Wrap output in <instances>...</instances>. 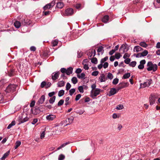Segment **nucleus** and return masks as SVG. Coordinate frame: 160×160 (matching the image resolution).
Instances as JSON below:
<instances>
[{
  "mask_svg": "<svg viewBox=\"0 0 160 160\" xmlns=\"http://www.w3.org/2000/svg\"><path fill=\"white\" fill-rule=\"evenodd\" d=\"M71 81L73 84H76L78 82V80L76 77H73L71 79Z\"/></svg>",
  "mask_w": 160,
  "mask_h": 160,
  "instance_id": "37",
  "label": "nucleus"
},
{
  "mask_svg": "<svg viewBox=\"0 0 160 160\" xmlns=\"http://www.w3.org/2000/svg\"><path fill=\"white\" fill-rule=\"evenodd\" d=\"M10 153V151H8L5 153L3 156L1 158V160H4L9 155Z\"/></svg>",
  "mask_w": 160,
  "mask_h": 160,
  "instance_id": "26",
  "label": "nucleus"
},
{
  "mask_svg": "<svg viewBox=\"0 0 160 160\" xmlns=\"http://www.w3.org/2000/svg\"><path fill=\"white\" fill-rule=\"evenodd\" d=\"M125 60L124 61L125 63L127 64H129L131 61V60L129 58H127L125 59Z\"/></svg>",
  "mask_w": 160,
  "mask_h": 160,
  "instance_id": "52",
  "label": "nucleus"
},
{
  "mask_svg": "<svg viewBox=\"0 0 160 160\" xmlns=\"http://www.w3.org/2000/svg\"><path fill=\"white\" fill-rule=\"evenodd\" d=\"M14 25L16 28H18L22 25V24L20 22L16 21L14 23Z\"/></svg>",
  "mask_w": 160,
  "mask_h": 160,
  "instance_id": "21",
  "label": "nucleus"
},
{
  "mask_svg": "<svg viewBox=\"0 0 160 160\" xmlns=\"http://www.w3.org/2000/svg\"><path fill=\"white\" fill-rule=\"evenodd\" d=\"M78 89L79 92L81 93H83L84 92L83 88L82 86H79L78 88Z\"/></svg>",
  "mask_w": 160,
  "mask_h": 160,
  "instance_id": "51",
  "label": "nucleus"
},
{
  "mask_svg": "<svg viewBox=\"0 0 160 160\" xmlns=\"http://www.w3.org/2000/svg\"><path fill=\"white\" fill-rule=\"evenodd\" d=\"M147 66V70L148 71H152L153 72L156 71L158 68V66L156 64H153L151 62H148Z\"/></svg>",
  "mask_w": 160,
  "mask_h": 160,
  "instance_id": "1",
  "label": "nucleus"
},
{
  "mask_svg": "<svg viewBox=\"0 0 160 160\" xmlns=\"http://www.w3.org/2000/svg\"><path fill=\"white\" fill-rule=\"evenodd\" d=\"M91 62L95 64H97L98 63L97 59L96 58H90Z\"/></svg>",
  "mask_w": 160,
  "mask_h": 160,
  "instance_id": "31",
  "label": "nucleus"
},
{
  "mask_svg": "<svg viewBox=\"0 0 160 160\" xmlns=\"http://www.w3.org/2000/svg\"><path fill=\"white\" fill-rule=\"evenodd\" d=\"M116 90L115 88H112L110 90L109 96H111L116 94Z\"/></svg>",
  "mask_w": 160,
  "mask_h": 160,
  "instance_id": "16",
  "label": "nucleus"
},
{
  "mask_svg": "<svg viewBox=\"0 0 160 160\" xmlns=\"http://www.w3.org/2000/svg\"><path fill=\"white\" fill-rule=\"evenodd\" d=\"M46 84V83L45 81H43L42 82L41 84V87L42 88H43L45 86V85Z\"/></svg>",
  "mask_w": 160,
  "mask_h": 160,
  "instance_id": "64",
  "label": "nucleus"
},
{
  "mask_svg": "<svg viewBox=\"0 0 160 160\" xmlns=\"http://www.w3.org/2000/svg\"><path fill=\"white\" fill-rule=\"evenodd\" d=\"M64 93V91L63 90H61L59 91L58 93V96L61 97L62 96Z\"/></svg>",
  "mask_w": 160,
  "mask_h": 160,
  "instance_id": "35",
  "label": "nucleus"
},
{
  "mask_svg": "<svg viewBox=\"0 0 160 160\" xmlns=\"http://www.w3.org/2000/svg\"><path fill=\"white\" fill-rule=\"evenodd\" d=\"M56 118V116L54 114H50L46 117V119L47 120L50 121L54 120Z\"/></svg>",
  "mask_w": 160,
  "mask_h": 160,
  "instance_id": "13",
  "label": "nucleus"
},
{
  "mask_svg": "<svg viewBox=\"0 0 160 160\" xmlns=\"http://www.w3.org/2000/svg\"><path fill=\"white\" fill-rule=\"evenodd\" d=\"M82 70L80 68H78L76 70L75 72L77 74H79L82 72Z\"/></svg>",
  "mask_w": 160,
  "mask_h": 160,
  "instance_id": "57",
  "label": "nucleus"
},
{
  "mask_svg": "<svg viewBox=\"0 0 160 160\" xmlns=\"http://www.w3.org/2000/svg\"><path fill=\"white\" fill-rule=\"evenodd\" d=\"M100 93V89L98 88H96L94 91L92 90L91 92V97L94 99V97L99 95Z\"/></svg>",
  "mask_w": 160,
  "mask_h": 160,
  "instance_id": "5",
  "label": "nucleus"
},
{
  "mask_svg": "<svg viewBox=\"0 0 160 160\" xmlns=\"http://www.w3.org/2000/svg\"><path fill=\"white\" fill-rule=\"evenodd\" d=\"M123 108V105L121 104L118 105L117 106L116 109L118 110H121Z\"/></svg>",
  "mask_w": 160,
  "mask_h": 160,
  "instance_id": "50",
  "label": "nucleus"
},
{
  "mask_svg": "<svg viewBox=\"0 0 160 160\" xmlns=\"http://www.w3.org/2000/svg\"><path fill=\"white\" fill-rule=\"evenodd\" d=\"M73 68L72 67H69L66 69V74L68 75L72 73Z\"/></svg>",
  "mask_w": 160,
  "mask_h": 160,
  "instance_id": "22",
  "label": "nucleus"
},
{
  "mask_svg": "<svg viewBox=\"0 0 160 160\" xmlns=\"http://www.w3.org/2000/svg\"><path fill=\"white\" fill-rule=\"evenodd\" d=\"M21 22L22 25L26 26L30 25L31 22L30 20L26 18H22Z\"/></svg>",
  "mask_w": 160,
  "mask_h": 160,
  "instance_id": "6",
  "label": "nucleus"
},
{
  "mask_svg": "<svg viewBox=\"0 0 160 160\" xmlns=\"http://www.w3.org/2000/svg\"><path fill=\"white\" fill-rule=\"evenodd\" d=\"M69 97H67L66 98L65 100V105L66 106L68 105L69 104Z\"/></svg>",
  "mask_w": 160,
  "mask_h": 160,
  "instance_id": "54",
  "label": "nucleus"
},
{
  "mask_svg": "<svg viewBox=\"0 0 160 160\" xmlns=\"http://www.w3.org/2000/svg\"><path fill=\"white\" fill-rule=\"evenodd\" d=\"M60 72H55L52 73V78L53 81L56 80L59 77Z\"/></svg>",
  "mask_w": 160,
  "mask_h": 160,
  "instance_id": "12",
  "label": "nucleus"
},
{
  "mask_svg": "<svg viewBox=\"0 0 160 160\" xmlns=\"http://www.w3.org/2000/svg\"><path fill=\"white\" fill-rule=\"evenodd\" d=\"M5 102L4 101L3 96L2 93H0V103H2Z\"/></svg>",
  "mask_w": 160,
  "mask_h": 160,
  "instance_id": "36",
  "label": "nucleus"
},
{
  "mask_svg": "<svg viewBox=\"0 0 160 160\" xmlns=\"http://www.w3.org/2000/svg\"><path fill=\"white\" fill-rule=\"evenodd\" d=\"M140 65H144L146 63V61L145 60H142L140 62Z\"/></svg>",
  "mask_w": 160,
  "mask_h": 160,
  "instance_id": "63",
  "label": "nucleus"
},
{
  "mask_svg": "<svg viewBox=\"0 0 160 160\" xmlns=\"http://www.w3.org/2000/svg\"><path fill=\"white\" fill-rule=\"evenodd\" d=\"M58 43V40L57 39H55L52 41V46L53 47L57 46Z\"/></svg>",
  "mask_w": 160,
  "mask_h": 160,
  "instance_id": "33",
  "label": "nucleus"
},
{
  "mask_svg": "<svg viewBox=\"0 0 160 160\" xmlns=\"http://www.w3.org/2000/svg\"><path fill=\"white\" fill-rule=\"evenodd\" d=\"M130 56V54L128 53H125L123 56V58L124 59L127 58H128Z\"/></svg>",
  "mask_w": 160,
  "mask_h": 160,
  "instance_id": "56",
  "label": "nucleus"
},
{
  "mask_svg": "<svg viewBox=\"0 0 160 160\" xmlns=\"http://www.w3.org/2000/svg\"><path fill=\"white\" fill-rule=\"evenodd\" d=\"M35 101L33 100V101H32L30 104V107L32 108V107H34L35 105Z\"/></svg>",
  "mask_w": 160,
  "mask_h": 160,
  "instance_id": "61",
  "label": "nucleus"
},
{
  "mask_svg": "<svg viewBox=\"0 0 160 160\" xmlns=\"http://www.w3.org/2000/svg\"><path fill=\"white\" fill-rule=\"evenodd\" d=\"M99 79L100 82H105L106 80V78L105 75L103 73L101 74L99 77Z\"/></svg>",
  "mask_w": 160,
  "mask_h": 160,
  "instance_id": "19",
  "label": "nucleus"
},
{
  "mask_svg": "<svg viewBox=\"0 0 160 160\" xmlns=\"http://www.w3.org/2000/svg\"><path fill=\"white\" fill-rule=\"evenodd\" d=\"M142 57L146 56L148 53V51L146 50H144L142 53H141Z\"/></svg>",
  "mask_w": 160,
  "mask_h": 160,
  "instance_id": "46",
  "label": "nucleus"
},
{
  "mask_svg": "<svg viewBox=\"0 0 160 160\" xmlns=\"http://www.w3.org/2000/svg\"><path fill=\"white\" fill-rule=\"evenodd\" d=\"M140 65H144L146 63V61L145 60H142L140 62Z\"/></svg>",
  "mask_w": 160,
  "mask_h": 160,
  "instance_id": "62",
  "label": "nucleus"
},
{
  "mask_svg": "<svg viewBox=\"0 0 160 160\" xmlns=\"http://www.w3.org/2000/svg\"><path fill=\"white\" fill-rule=\"evenodd\" d=\"M71 85L70 84V83L69 82L67 83L66 84V90H69L71 88Z\"/></svg>",
  "mask_w": 160,
  "mask_h": 160,
  "instance_id": "47",
  "label": "nucleus"
},
{
  "mask_svg": "<svg viewBox=\"0 0 160 160\" xmlns=\"http://www.w3.org/2000/svg\"><path fill=\"white\" fill-rule=\"evenodd\" d=\"M65 82L63 81H61L58 82L57 83L58 87H61L64 86Z\"/></svg>",
  "mask_w": 160,
  "mask_h": 160,
  "instance_id": "25",
  "label": "nucleus"
},
{
  "mask_svg": "<svg viewBox=\"0 0 160 160\" xmlns=\"http://www.w3.org/2000/svg\"><path fill=\"white\" fill-rule=\"evenodd\" d=\"M136 62L135 61H132L130 63L129 65L131 67H134L136 65Z\"/></svg>",
  "mask_w": 160,
  "mask_h": 160,
  "instance_id": "42",
  "label": "nucleus"
},
{
  "mask_svg": "<svg viewBox=\"0 0 160 160\" xmlns=\"http://www.w3.org/2000/svg\"><path fill=\"white\" fill-rule=\"evenodd\" d=\"M96 54V52L95 50H89L87 53V55L88 56V58L89 59H90V58H91L92 56L94 57Z\"/></svg>",
  "mask_w": 160,
  "mask_h": 160,
  "instance_id": "11",
  "label": "nucleus"
},
{
  "mask_svg": "<svg viewBox=\"0 0 160 160\" xmlns=\"http://www.w3.org/2000/svg\"><path fill=\"white\" fill-rule=\"evenodd\" d=\"M130 76V73H127L124 74L122 78V79H126L128 78Z\"/></svg>",
  "mask_w": 160,
  "mask_h": 160,
  "instance_id": "29",
  "label": "nucleus"
},
{
  "mask_svg": "<svg viewBox=\"0 0 160 160\" xmlns=\"http://www.w3.org/2000/svg\"><path fill=\"white\" fill-rule=\"evenodd\" d=\"M17 87L16 85H9L7 87L6 91L7 93H12L16 90Z\"/></svg>",
  "mask_w": 160,
  "mask_h": 160,
  "instance_id": "2",
  "label": "nucleus"
},
{
  "mask_svg": "<svg viewBox=\"0 0 160 160\" xmlns=\"http://www.w3.org/2000/svg\"><path fill=\"white\" fill-rule=\"evenodd\" d=\"M74 13L72 9L68 8L66 10L64 15L65 16H69L72 15Z\"/></svg>",
  "mask_w": 160,
  "mask_h": 160,
  "instance_id": "9",
  "label": "nucleus"
},
{
  "mask_svg": "<svg viewBox=\"0 0 160 160\" xmlns=\"http://www.w3.org/2000/svg\"><path fill=\"white\" fill-rule=\"evenodd\" d=\"M127 46L126 45L122 44L120 47V51H122V53L128 51V49L127 48Z\"/></svg>",
  "mask_w": 160,
  "mask_h": 160,
  "instance_id": "15",
  "label": "nucleus"
},
{
  "mask_svg": "<svg viewBox=\"0 0 160 160\" xmlns=\"http://www.w3.org/2000/svg\"><path fill=\"white\" fill-rule=\"evenodd\" d=\"M103 48L102 46L99 47L98 50L97 52L98 53L101 52V54H102L103 53Z\"/></svg>",
  "mask_w": 160,
  "mask_h": 160,
  "instance_id": "27",
  "label": "nucleus"
},
{
  "mask_svg": "<svg viewBox=\"0 0 160 160\" xmlns=\"http://www.w3.org/2000/svg\"><path fill=\"white\" fill-rule=\"evenodd\" d=\"M78 57V58H80L82 56V53L81 51H78L77 52Z\"/></svg>",
  "mask_w": 160,
  "mask_h": 160,
  "instance_id": "53",
  "label": "nucleus"
},
{
  "mask_svg": "<svg viewBox=\"0 0 160 160\" xmlns=\"http://www.w3.org/2000/svg\"><path fill=\"white\" fill-rule=\"evenodd\" d=\"M85 60H84L82 62V64L83 65V68L86 70H88L89 69L88 65L86 64H85Z\"/></svg>",
  "mask_w": 160,
  "mask_h": 160,
  "instance_id": "39",
  "label": "nucleus"
},
{
  "mask_svg": "<svg viewBox=\"0 0 160 160\" xmlns=\"http://www.w3.org/2000/svg\"><path fill=\"white\" fill-rule=\"evenodd\" d=\"M55 1H52L51 3L48 4L44 6L43 8L44 10H46L48 9H49L51 7H53L55 5Z\"/></svg>",
  "mask_w": 160,
  "mask_h": 160,
  "instance_id": "10",
  "label": "nucleus"
},
{
  "mask_svg": "<svg viewBox=\"0 0 160 160\" xmlns=\"http://www.w3.org/2000/svg\"><path fill=\"white\" fill-rule=\"evenodd\" d=\"M108 59V56H106L104 58H102L101 59L100 61V63H103L107 61Z\"/></svg>",
  "mask_w": 160,
  "mask_h": 160,
  "instance_id": "38",
  "label": "nucleus"
},
{
  "mask_svg": "<svg viewBox=\"0 0 160 160\" xmlns=\"http://www.w3.org/2000/svg\"><path fill=\"white\" fill-rule=\"evenodd\" d=\"M119 79L118 78H116L113 79L112 83L113 84L116 85L118 82Z\"/></svg>",
  "mask_w": 160,
  "mask_h": 160,
  "instance_id": "45",
  "label": "nucleus"
},
{
  "mask_svg": "<svg viewBox=\"0 0 160 160\" xmlns=\"http://www.w3.org/2000/svg\"><path fill=\"white\" fill-rule=\"evenodd\" d=\"M15 146L14 147V148L15 149H17L19 146H20L21 144V142L19 141H17L15 143Z\"/></svg>",
  "mask_w": 160,
  "mask_h": 160,
  "instance_id": "34",
  "label": "nucleus"
},
{
  "mask_svg": "<svg viewBox=\"0 0 160 160\" xmlns=\"http://www.w3.org/2000/svg\"><path fill=\"white\" fill-rule=\"evenodd\" d=\"M81 95L80 94H78L76 95L75 100L76 101H78L79 99L81 97Z\"/></svg>",
  "mask_w": 160,
  "mask_h": 160,
  "instance_id": "59",
  "label": "nucleus"
},
{
  "mask_svg": "<svg viewBox=\"0 0 160 160\" xmlns=\"http://www.w3.org/2000/svg\"><path fill=\"white\" fill-rule=\"evenodd\" d=\"M98 73L99 72L98 71H94L92 73V76H96L98 75Z\"/></svg>",
  "mask_w": 160,
  "mask_h": 160,
  "instance_id": "55",
  "label": "nucleus"
},
{
  "mask_svg": "<svg viewBox=\"0 0 160 160\" xmlns=\"http://www.w3.org/2000/svg\"><path fill=\"white\" fill-rule=\"evenodd\" d=\"M64 6V4L62 2H58L57 3V7L59 8H61Z\"/></svg>",
  "mask_w": 160,
  "mask_h": 160,
  "instance_id": "28",
  "label": "nucleus"
},
{
  "mask_svg": "<svg viewBox=\"0 0 160 160\" xmlns=\"http://www.w3.org/2000/svg\"><path fill=\"white\" fill-rule=\"evenodd\" d=\"M143 50V49L139 46H136L134 48V51L137 52L141 51Z\"/></svg>",
  "mask_w": 160,
  "mask_h": 160,
  "instance_id": "24",
  "label": "nucleus"
},
{
  "mask_svg": "<svg viewBox=\"0 0 160 160\" xmlns=\"http://www.w3.org/2000/svg\"><path fill=\"white\" fill-rule=\"evenodd\" d=\"M157 98L156 95L153 94H151L149 98L150 104L152 105L154 103L156 99Z\"/></svg>",
  "mask_w": 160,
  "mask_h": 160,
  "instance_id": "4",
  "label": "nucleus"
},
{
  "mask_svg": "<svg viewBox=\"0 0 160 160\" xmlns=\"http://www.w3.org/2000/svg\"><path fill=\"white\" fill-rule=\"evenodd\" d=\"M67 119H68V123L66 124V126L72 123L74 120V118L72 116H71Z\"/></svg>",
  "mask_w": 160,
  "mask_h": 160,
  "instance_id": "18",
  "label": "nucleus"
},
{
  "mask_svg": "<svg viewBox=\"0 0 160 160\" xmlns=\"http://www.w3.org/2000/svg\"><path fill=\"white\" fill-rule=\"evenodd\" d=\"M77 77L79 79H84L85 78V74L83 72L81 74H78Z\"/></svg>",
  "mask_w": 160,
  "mask_h": 160,
  "instance_id": "23",
  "label": "nucleus"
},
{
  "mask_svg": "<svg viewBox=\"0 0 160 160\" xmlns=\"http://www.w3.org/2000/svg\"><path fill=\"white\" fill-rule=\"evenodd\" d=\"M109 19V17L108 15H106L104 16L102 18V21L105 23L108 22Z\"/></svg>",
  "mask_w": 160,
  "mask_h": 160,
  "instance_id": "17",
  "label": "nucleus"
},
{
  "mask_svg": "<svg viewBox=\"0 0 160 160\" xmlns=\"http://www.w3.org/2000/svg\"><path fill=\"white\" fill-rule=\"evenodd\" d=\"M45 97L44 95H42L38 101L37 104L38 105L43 103L45 100Z\"/></svg>",
  "mask_w": 160,
  "mask_h": 160,
  "instance_id": "14",
  "label": "nucleus"
},
{
  "mask_svg": "<svg viewBox=\"0 0 160 160\" xmlns=\"http://www.w3.org/2000/svg\"><path fill=\"white\" fill-rule=\"evenodd\" d=\"M64 101L62 99L60 100L58 103V106H60L63 104Z\"/></svg>",
  "mask_w": 160,
  "mask_h": 160,
  "instance_id": "48",
  "label": "nucleus"
},
{
  "mask_svg": "<svg viewBox=\"0 0 160 160\" xmlns=\"http://www.w3.org/2000/svg\"><path fill=\"white\" fill-rule=\"evenodd\" d=\"M107 77L108 79L111 80L113 78V75L111 73L108 72V73Z\"/></svg>",
  "mask_w": 160,
  "mask_h": 160,
  "instance_id": "44",
  "label": "nucleus"
},
{
  "mask_svg": "<svg viewBox=\"0 0 160 160\" xmlns=\"http://www.w3.org/2000/svg\"><path fill=\"white\" fill-rule=\"evenodd\" d=\"M13 70H12L8 72V75L10 77L12 76L13 75Z\"/></svg>",
  "mask_w": 160,
  "mask_h": 160,
  "instance_id": "60",
  "label": "nucleus"
},
{
  "mask_svg": "<svg viewBox=\"0 0 160 160\" xmlns=\"http://www.w3.org/2000/svg\"><path fill=\"white\" fill-rule=\"evenodd\" d=\"M115 56L116 59H118L120 58L121 55H120V53H116L115 54Z\"/></svg>",
  "mask_w": 160,
  "mask_h": 160,
  "instance_id": "49",
  "label": "nucleus"
},
{
  "mask_svg": "<svg viewBox=\"0 0 160 160\" xmlns=\"http://www.w3.org/2000/svg\"><path fill=\"white\" fill-rule=\"evenodd\" d=\"M65 158V156L64 155L62 154H61L58 156V160H63Z\"/></svg>",
  "mask_w": 160,
  "mask_h": 160,
  "instance_id": "41",
  "label": "nucleus"
},
{
  "mask_svg": "<svg viewBox=\"0 0 160 160\" xmlns=\"http://www.w3.org/2000/svg\"><path fill=\"white\" fill-rule=\"evenodd\" d=\"M70 143V142H66L65 143H64L62 144H61L59 147L57 149V150H59L62 148H63L65 146H66L67 145L69 144Z\"/></svg>",
  "mask_w": 160,
  "mask_h": 160,
  "instance_id": "20",
  "label": "nucleus"
},
{
  "mask_svg": "<svg viewBox=\"0 0 160 160\" xmlns=\"http://www.w3.org/2000/svg\"><path fill=\"white\" fill-rule=\"evenodd\" d=\"M16 124V122L15 121H13L7 127V128L8 129H10L12 126L15 125Z\"/></svg>",
  "mask_w": 160,
  "mask_h": 160,
  "instance_id": "30",
  "label": "nucleus"
},
{
  "mask_svg": "<svg viewBox=\"0 0 160 160\" xmlns=\"http://www.w3.org/2000/svg\"><path fill=\"white\" fill-rule=\"evenodd\" d=\"M75 88H72L69 91V94L71 96H72L73 93L75 92Z\"/></svg>",
  "mask_w": 160,
  "mask_h": 160,
  "instance_id": "43",
  "label": "nucleus"
},
{
  "mask_svg": "<svg viewBox=\"0 0 160 160\" xmlns=\"http://www.w3.org/2000/svg\"><path fill=\"white\" fill-rule=\"evenodd\" d=\"M108 66V62H105L103 64V67L104 68H106Z\"/></svg>",
  "mask_w": 160,
  "mask_h": 160,
  "instance_id": "58",
  "label": "nucleus"
},
{
  "mask_svg": "<svg viewBox=\"0 0 160 160\" xmlns=\"http://www.w3.org/2000/svg\"><path fill=\"white\" fill-rule=\"evenodd\" d=\"M139 45L141 46L144 48H146L148 46V45L146 44V43L144 42H140Z\"/></svg>",
  "mask_w": 160,
  "mask_h": 160,
  "instance_id": "40",
  "label": "nucleus"
},
{
  "mask_svg": "<svg viewBox=\"0 0 160 160\" xmlns=\"http://www.w3.org/2000/svg\"><path fill=\"white\" fill-rule=\"evenodd\" d=\"M31 112L35 115H37L40 112V110L38 107H35L34 109L33 108L31 109Z\"/></svg>",
  "mask_w": 160,
  "mask_h": 160,
  "instance_id": "8",
  "label": "nucleus"
},
{
  "mask_svg": "<svg viewBox=\"0 0 160 160\" xmlns=\"http://www.w3.org/2000/svg\"><path fill=\"white\" fill-rule=\"evenodd\" d=\"M56 99V97L53 96L49 100V103L51 104H53L55 102Z\"/></svg>",
  "mask_w": 160,
  "mask_h": 160,
  "instance_id": "32",
  "label": "nucleus"
},
{
  "mask_svg": "<svg viewBox=\"0 0 160 160\" xmlns=\"http://www.w3.org/2000/svg\"><path fill=\"white\" fill-rule=\"evenodd\" d=\"M19 124L28 121L29 120V118L27 117H24L23 116H19L18 117Z\"/></svg>",
  "mask_w": 160,
  "mask_h": 160,
  "instance_id": "7",
  "label": "nucleus"
},
{
  "mask_svg": "<svg viewBox=\"0 0 160 160\" xmlns=\"http://www.w3.org/2000/svg\"><path fill=\"white\" fill-rule=\"evenodd\" d=\"M152 82V81L151 79H147L143 83L140 84V88H144L146 87H149Z\"/></svg>",
  "mask_w": 160,
  "mask_h": 160,
  "instance_id": "3",
  "label": "nucleus"
}]
</instances>
